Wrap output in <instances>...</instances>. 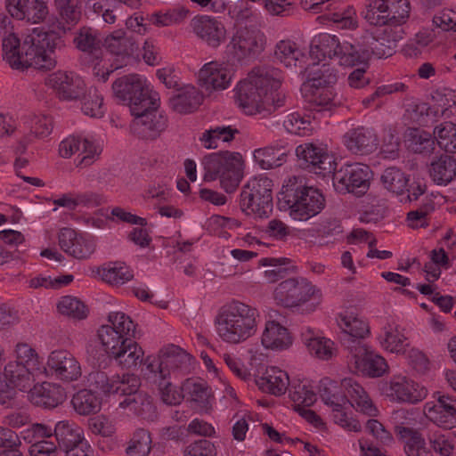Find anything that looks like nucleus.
<instances>
[{
  "mask_svg": "<svg viewBox=\"0 0 456 456\" xmlns=\"http://www.w3.org/2000/svg\"><path fill=\"white\" fill-rule=\"evenodd\" d=\"M278 204L281 209H289L295 220L305 221L323 209L325 199L320 190L307 186L304 177L292 176L283 184Z\"/></svg>",
  "mask_w": 456,
  "mask_h": 456,
  "instance_id": "2",
  "label": "nucleus"
},
{
  "mask_svg": "<svg viewBox=\"0 0 456 456\" xmlns=\"http://www.w3.org/2000/svg\"><path fill=\"white\" fill-rule=\"evenodd\" d=\"M7 10L12 18L33 24L45 21L49 14L47 0H7Z\"/></svg>",
  "mask_w": 456,
  "mask_h": 456,
  "instance_id": "18",
  "label": "nucleus"
},
{
  "mask_svg": "<svg viewBox=\"0 0 456 456\" xmlns=\"http://www.w3.org/2000/svg\"><path fill=\"white\" fill-rule=\"evenodd\" d=\"M283 126L289 133L301 136L312 131L310 119L298 112L289 113L283 120Z\"/></svg>",
  "mask_w": 456,
  "mask_h": 456,
  "instance_id": "58",
  "label": "nucleus"
},
{
  "mask_svg": "<svg viewBox=\"0 0 456 456\" xmlns=\"http://www.w3.org/2000/svg\"><path fill=\"white\" fill-rule=\"evenodd\" d=\"M227 47L238 61L255 57L264 49L263 35L256 29L240 28L232 36Z\"/></svg>",
  "mask_w": 456,
  "mask_h": 456,
  "instance_id": "14",
  "label": "nucleus"
},
{
  "mask_svg": "<svg viewBox=\"0 0 456 456\" xmlns=\"http://www.w3.org/2000/svg\"><path fill=\"white\" fill-rule=\"evenodd\" d=\"M259 263L261 265L269 266V268L265 272V276L270 282H276L279 280L285 278L295 269L294 266H287L290 264V260L285 257H265L262 258Z\"/></svg>",
  "mask_w": 456,
  "mask_h": 456,
  "instance_id": "47",
  "label": "nucleus"
},
{
  "mask_svg": "<svg viewBox=\"0 0 456 456\" xmlns=\"http://www.w3.org/2000/svg\"><path fill=\"white\" fill-rule=\"evenodd\" d=\"M395 431L404 443V451L408 456H432L425 447L427 437L433 450L441 456H449L453 449L452 443L436 425H428L421 430L396 425Z\"/></svg>",
  "mask_w": 456,
  "mask_h": 456,
  "instance_id": "6",
  "label": "nucleus"
},
{
  "mask_svg": "<svg viewBox=\"0 0 456 456\" xmlns=\"http://www.w3.org/2000/svg\"><path fill=\"white\" fill-rule=\"evenodd\" d=\"M112 91L116 99L129 107L131 113L154 104L155 98L145 81L137 74L117 78L112 84Z\"/></svg>",
  "mask_w": 456,
  "mask_h": 456,
  "instance_id": "8",
  "label": "nucleus"
},
{
  "mask_svg": "<svg viewBox=\"0 0 456 456\" xmlns=\"http://www.w3.org/2000/svg\"><path fill=\"white\" fill-rule=\"evenodd\" d=\"M71 403L80 415L95 414L101 410L100 398L90 389L78 391L73 396Z\"/></svg>",
  "mask_w": 456,
  "mask_h": 456,
  "instance_id": "44",
  "label": "nucleus"
},
{
  "mask_svg": "<svg viewBox=\"0 0 456 456\" xmlns=\"http://www.w3.org/2000/svg\"><path fill=\"white\" fill-rule=\"evenodd\" d=\"M330 175H332L333 184L337 191L362 196L367 192L370 187L372 171L367 165L354 163L346 165Z\"/></svg>",
  "mask_w": 456,
  "mask_h": 456,
  "instance_id": "10",
  "label": "nucleus"
},
{
  "mask_svg": "<svg viewBox=\"0 0 456 456\" xmlns=\"http://www.w3.org/2000/svg\"><path fill=\"white\" fill-rule=\"evenodd\" d=\"M374 36L366 31L354 44L351 43V50L346 52V58L344 64L346 67H353L358 64L367 66L372 55Z\"/></svg>",
  "mask_w": 456,
  "mask_h": 456,
  "instance_id": "30",
  "label": "nucleus"
},
{
  "mask_svg": "<svg viewBox=\"0 0 456 456\" xmlns=\"http://www.w3.org/2000/svg\"><path fill=\"white\" fill-rule=\"evenodd\" d=\"M380 182L387 191L395 194H402L407 186L408 179L401 169L389 167L383 171Z\"/></svg>",
  "mask_w": 456,
  "mask_h": 456,
  "instance_id": "52",
  "label": "nucleus"
},
{
  "mask_svg": "<svg viewBox=\"0 0 456 456\" xmlns=\"http://www.w3.org/2000/svg\"><path fill=\"white\" fill-rule=\"evenodd\" d=\"M60 43L61 37L54 30L28 36L22 42L20 70L29 67L43 71L53 69L56 65L54 50Z\"/></svg>",
  "mask_w": 456,
  "mask_h": 456,
  "instance_id": "5",
  "label": "nucleus"
},
{
  "mask_svg": "<svg viewBox=\"0 0 456 456\" xmlns=\"http://www.w3.org/2000/svg\"><path fill=\"white\" fill-rule=\"evenodd\" d=\"M77 49L84 53L83 61L93 58V62L102 60V50L100 47V40L97 39L91 28L82 27L74 38Z\"/></svg>",
  "mask_w": 456,
  "mask_h": 456,
  "instance_id": "36",
  "label": "nucleus"
},
{
  "mask_svg": "<svg viewBox=\"0 0 456 456\" xmlns=\"http://www.w3.org/2000/svg\"><path fill=\"white\" fill-rule=\"evenodd\" d=\"M151 450V433L144 428L136 429L126 449L127 456H148Z\"/></svg>",
  "mask_w": 456,
  "mask_h": 456,
  "instance_id": "50",
  "label": "nucleus"
},
{
  "mask_svg": "<svg viewBox=\"0 0 456 456\" xmlns=\"http://www.w3.org/2000/svg\"><path fill=\"white\" fill-rule=\"evenodd\" d=\"M279 70L272 67H256L248 77L240 81L236 88V102L246 114H255L264 110L265 97L269 89H279Z\"/></svg>",
  "mask_w": 456,
  "mask_h": 456,
  "instance_id": "3",
  "label": "nucleus"
},
{
  "mask_svg": "<svg viewBox=\"0 0 456 456\" xmlns=\"http://www.w3.org/2000/svg\"><path fill=\"white\" fill-rule=\"evenodd\" d=\"M432 99L441 108L443 116L450 118L456 112V93L444 88L432 94Z\"/></svg>",
  "mask_w": 456,
  "mask_h": 456,
  "instance_id": "60",
  "label": "nucleus"
},
{
  "mask_svg": "<svg viewBox=\"0 0 456 456\" xmlns=\"http://www.w3.org/2000/svg\"><path fill=\"white\" fill-rule=\"evenodd\" d=\"M287 156L286 144L276 143L254 151V159L262 169H271L282 165Z\"/></svg>",
  "mask_w": 456,
  "mask_h": 456,
  "instance_id": "39",
  "label": "nucleus"
},
{
  "mask_svg": "<svg viewBox=\"0 0 456 456\" xmlns=\"http://www.w3.org/2000/svg\"><path fill=\"white\" fill-rule=\"evenodd\" d=\"M429 174L436 184H448L456 176V159L452 156L442 154L431 162Z\"/></svg>",
  "mask_w": 456,
  "mask_h": 456,
  "instance_id": "37",
  "label": "nucleus"
},
{
  "mask_svg": "<svg viewBox=\"0 0 456 456\" xmlns=\"http://www.w3.org/2000/svg\"><path fill=\"white\" fill-rule=\"evenodd\" d=\"M300 166L325 177L336 170L337 163L328 151L312 142L303 143L296 148Z\"/></svg>",
  "mask_w": 456,
  "mask_h": 456,
  "instance_id": "13",
  "label": "nucleus"
},
{
  "mask_svg": "<svg viewBox=\"0 0 456 456\" xmlns=\"http://www.w3.org/2000/svg\"><path fill=\"white\" fill-rule=\"evenodd\" d=\"M387 395L397 402L417 403L426 398L428 391L406 377H395L389 383Z\"/></svg>",
  "mask_w": 456,
  "mask_h": 456,
  "instance_id": "22",
  "label": "nucleus"
},
{
  "mask_svg": "<svg viewBox=\"0 0 456 456\" xmlns=\"http://www.w3.org/2000/svg\"><path fill=\"white\" fill-rule=\"evenodd\" d=\"M203 95L193 86L187 85L178 89L169 98L170 108L177 113L193 112L202 103Z\"/></svg>",
  "mask_w": 456,
  "mask_h": 456,
  "instance_id": "28",
  "label": "nucleus"
},
{
  "mask_svg": "<svg viewBox=\"0 0 456 456\" xmlns=\"http://www.w3.org/2000/svg\"><path fill=\"white\" fill-rule=\"evenodd\" d=\"M238 133L239 131L236 128L231 126H216L214 129L205 131L200 140L205 142L206 148L216 149L217 139L222 138L224 142H231Z\"/></svg>",
  "mask_w": 456,
  "mask_h": 456,
  "instance_id": "59",
  "label": "nucleus"
},
{
  "mask_svg": "<svg viewBox=\"0 0 456 456\" xmlns=\"http://www.w3.org/2000/svg\"><path fill=\"white\" fill-rule=\"evenodd\" d=\"M57 307L61 314L75 320L86 318L89 312L84 302L72 296L62 297Z\"/></svg>",
  "mask_w": 456,
  "mask_h": 456,
  "instance_id": "54",
  "label": "nucleus"
},
{
  "mask_svg": "<svg viewBox=\"0 0 456 456\" xmlns=\"http://www.w3.org/2000/svg\"><path fill=\"white\" fill-rule=\"evenodd\" d=\"M57 444L61 451L71 449L84 440L83 430L74 422L61 420L53 429Z\"/></svg>",
  "mask_w": 456,
  "mask_h": 456,
  "instance_id": "38",
  "label": "nucleus"
},
{
  "mask_svg": "<svg viewBox=\"0 0 456 456\" xmlns=\"http://www.w3.org/2000/svg\"><path fill=\"white\" fill-rule=\"evenodd\" d=\"M55 10L61 19L58 29L65 34L81 20V6L79 0H54Z\"/></svg>",
  "mask_w": 456,
  "mask_h": 456,
  "instance_id": "32",
  "label": "nucleus"
},
{
  "mask_svg": "<svg viewBox=\"0 0 456 456\" xmlns=\"http://www.w3.org/2000/svg\"><path fill=\"white\" fill-rule=\"evenodd\" d=\"M134 275L124 263L116 262L102 268V278L104 281L119 286L133 279Z\"/></svg>",
  "mask_w": 456,
  "mask_h": 456,
  "instance_id": "55",
  "label": "nucleus"
},
{
  "mask_svg": "<svg viewBox=\"0 0 456 456\" xmlns=\"http://www.w3.org/2000/svg\"><path fill=\"white\" fill-rule=\"evenodd\" d=\"M108 320L110 325H107V327L113 328L118 334L133 337L134 338H136L135 324L126 314L121 312L110 313L108 316Z\"/></svg>",
  "mask_w": 456,
  "mask_h": 456,
  "instance_id": "61",
  "label": "nucleus"
},
{
  "mask_svg": "<svg viewBox=\"0 0 456 456\" xmlns=\"http://www.w3.org/2000/svg\"><path fill=\"white\" fill-rule=\"evenodd\" d=\"M49 83L61 100H78L84 94L86 85L78 76L72 73L57 72L52 75Z\"/></svg>",
  "mask_w": 456,
  "mask_h": 456,
  "instance_id": "23",
  "label": "nucleus"
},
{
  "mask_svg": "<svg viewBox=\"0 0 456 456\" xmlns=\"http://www.w3.org/2000/svg\"><path fill=\"white\" fill-rule=\"evenodd\" d=\"M121 408H128L135 415L143 419L153 420L156 417V407L153 404L151 396L146 393L137 391L131 396L125 397L119 403Z\"/></svg>",
  "mask_w": 456,
  "mask_h": 456,
  "instance_id": "35",
  "label": "nucleus"
},
{
  "mask_svg": "<svg viewBox=\"0 0 456 456\" xmlns=\"http://www.w3.org/2000/svg\"><path fill=\"white\" fill-rule=\"evenodd\" d=\"M351 43L340 42L336 36L322 33L315 37L310 46V55L321 61L326 57L337 59L338 63L345 66L346 52L351 50Z\"/></svg>",
  "mask_w": 456,
  "mask_h": 456,
  "instance_id": "16",
  "label": "nucleus"
},
{
  "mask_svg": "<svg viewBox=\"0 0 456 456\" xmlns=\"http://www.w3.org/2000/svg\"><path fill=\"white\" fill-rule=\"evenodd\" d=\"M181 390L184 391L191 399V401L205 405L208 403L210 396L209 387L205 382H192L187 379Z\"/></svg>",
  "mask_w": 456,
  "mask_h": 456,
  "instance_id": "63",
  "label": "nucleus"
},
{
  "mask_svg": "<svg viewBox=\"0 0 456 456\" xmlns=\"http://www.w3.org/2000/svg\"><path fill=\"white\" fill-rule=\"evenodd\" d=\"M434 201L426 198L420 206L407 214L409 226L411 228L427 227L428 225L427 216L434 211Z\"/></svg>",
  "mask_w": 456,
  "mask_h": 456,
  "instance_id": "62",
  "label": "nucleus"
},
{
  "mask_svg": "<svg viewBox=\"0 0 456 456\" xmlns=\"http://www.w3.org/2000/svg\"><path fill=\"white\" fill-rule=\"evenodd\" d=\"M408 148L414 153L430 154L435 149V137L430 133L413 128L409 132Z\"/></svg>",
  "mask_w": 456,
  "mask_h": 456,
  "instance_id": "45",
  "label": "nucleus"
},
{
  "mask_svg": "<svg viewBox=\"0 0 456 456\" xmlns=\"http://www.w3.org/2000/svg\"><path fill=\"white\" fill-rule=\"evenodd\" d=\"M316 297H321L320 290L303 277L287 279L273 291L276 303L287 308L299 306Z\"/></svg>",
  "mask_w": 456,
  "mask_h": 456,
  "instance_id": "9",
  "label": "nucleus"
},
{
  "mask_svg": "<svg viewBox=\"0 0 456 456\" xmlns=\"http://www.w3.org/2000/svg\"><path fill=\"white\" fill-rule=\"evenodd\" d=\"M243 159L238 152L219 151L204 157V180L207 182L220 180L221 187L227 193H232L238 188L243 177Z\"/></svg>",
  "mask_w": 456,
  "mask_h": 456,
  "instance_id": "4",
  "label": "nucleus"
},
{
  "mask_svg": "<svg viewBox=\"0 0 456 456\" xmlns=\"http://www.w3.org/2000/svg\"><path fill=\"white\" fill-rule=\"evenodd\" d=\"M273 181L266 176L255 177L243 186L240 195V208L247 215L268 217L273 212Z\"/></svg>",
  "mask_w": 456,
  "mask_h": 456,
  "instance_id": "7",
  "label": "nucleus"
},
{
  "mask_svg": "<svg viewBox=\"0 0 456 456\" xmlns=\"http://www.w3.org/2000/svg\"><path fill=\"white\" fill-rule=\"evenodd\" d=\"M30 402L39 407L53 409L65 400V393L60 385L43 382L28 389Z\"/></svg>",
  "mask_w": 456,
  "mask_h": 456,
  "instance_id": "25",
  "label": "nucleus"
},
{
  "mask_svg": "<svg viewBox=\"0 0 456 456\" xmlns=\"http://www.w3.org/2000/svg\"><path fill=\"white\" fill-rule=\"evenodd\" d=\"M258 318L256 308L232 301L224 305L216 318L217 333L227 343H242L256 334Z\"/></svg>",
  "mask_w": 456,
  "mask_h": 456,
  "instance_id": "1",
  "label": "nucleus"
},
{
  "mask_svg": "<svg viewBox=\"0 0 456 456\" xmlns=\"http://www.w3.org/2000/svg\"><path fill=\"white\" fill-rule=\"evenodd\" d=\"M344 143L347 150L354 154L368 155L377 150L379 140L372 129L359 126L346 133Z\"/></svg>",
  "mask_w": 456,
  "mask_h": 456,
  "instance_id": "21",
  "label": "nucleus"
},
{
  "mask_svg": "<svg viewBox=\"0 0 456 456\" xmlns=\"http://www.w3.org/2000/svg\"><path fill=\"white\" fill-rule=\"evenodd\" d=\"M4 377L5 384L20 391L30 389L34 381L28 367L22 362H10L4 367Z\"/></svg>",
  "mask_w": 456,
  "mask_h": 456,
  "instance_id": "34",
  "label": "nucleus"
},
{
  "mask_svg": "<svg viewBox=\"0 0 456 456\" xmlns=\"http://www.w3.org/2000/svg\"><path fill=\"white\" fill-rule=\"evenodd\" d=\"M435 142L446 152H456V126L452 122L437 125L433 131Z\"/></svg>",
  "mask_w": 456,
  "mask_h": 456,
  "instance_id": "49",
  "label": "nucleus"
},
{
  "mask_svg": "<svg viewBox=\"0 0 456 456\" xmlns=\"http://www.w3.org/2000/svg\"><path fill=\"white\" fill-rule=\"evenodd\" d=\"M341 386L351 397V401L348 400L347 403L368 416L376 415V407L360 384L351 378H346L341 380Z\"/></svg>",
  "mask_w": 456,
  "mask_h": 456,
  "instance_id": "33",
  "label": "nucleus"
},
{
  "mask_svg": "<svg viewBox=\"0 0 456 456\" xmlns=\"http://www.w3.org/2000/svg\"><path fill=\"white\" fill-rule=\"evenodd\" d=\"M231 79V69L216 61L205 64L199 72L200 86L207 90L225 89L230 85Z\"/></svg>",
  "mask_w": 456,
  "mask_h": 456,
  "instance_id": "26",
  "label": "nucleus"
},
{
  "mask_svg": "<svg viewBox=\"0 0 456 456\" xmlns=\"http://www.w3.org/2000/svg\"><path fill=\"white\" fill-rule=\"evenodd\" d=\"M112 387L110 394L131 396L139 390L141 386L140 378L135 374L124 373L122 375H113Z\"/></svg>",
  "mask_w": 456,
  "mask_h": 456,
  "instance_id": "51",
  "label": "nucleus"
},
{
  "mask_svg": "<svg viewBox=\"0 0 456 456\" xmlns=\"http://www.w3.org/2000/svg\"><path fill=\"white\" fill-rule=\"evenodd\" d=\"M148 373L177 377L179 372H187L191 366V355L175 345L163 347L157 358L146 359Z\"/></svg>",
  "mask_w": 456,
  "mask_h": 456,
  "instance_id": "11",
  "label": "nucleus"
},
{
  "mask_svg": "<svg viewBox=\"0 0 456 456\" xmlns=\"http://www.w3.org/2000/svg\"><path fill=\"white\" fill-rule=\"evenodd\" d=\"M365 20L371 26H389V8L387 0H368L362 12Z\"/></svg>",
  "mask_w": 456,
  "mask_h": 456,
  "instance_id": "43",
  "label": "nucleus"
},
{
  "mask_svg": "<svg viewBox=\"0 0 456 456\" xmlns=\"http://www.w3.org/2000/svg\"><path fill=\"white\" fill-rule=\"evenodd\" d=\"M21 46L22 43H20V39L12 33L3 38V58L12 69H20Z\"/></svg>",
  "mask_w": 456,
  "mask_h": 456,
  "instance_id": "48",
  "label": "nucleus"
},
{
  "mask_svg": "<svg viewBox=\"0 0 456 456\" xmlns=\"http://www.w3.org/2000/svg\"><path fill=\"white\" fill-rule=\"evenodd\" d=\"M77 151H81L83 157L77 161V167H86L91 166L99 154L98 147L88 139L81 140L78 137L69 136L61 142L59 152L62 158H70Z\"/></svg>",
  "mask_w": 456,
  "mask_h": 456,
  "instance_id": "24",
  "label": "nucleus"
},
{
  "mask_svg": "<svg viewBox=\"0 0 456 456\" xmlns=\"http://www.w3.org/2000/svg\"><path fill=\"white\" fill-rule=\"evenodd\" d=\"M46 364L52 375L63 381H75L82 375L79 362L68 350L60 349L53 351L48 356Z\"/></svg>",
  "mask_w": 456,
  "mask_h": 456,
  "instance_id": "17",
  "label": "nucleus"
},
{
  "mask_svg": "<svg viewBox=\"0 0 456 456\" xmlns=\"http://www.w3.org/2000/svg\"><path fill=\"white\" fill-rule=\"evenodd\" d=\"M332 388L337 389V383L329 378L321 379L319 386V393L322 400L325 404L333 407V410H338L348 402L346 395L336 393Z\"/></svg>",
  "mask_w": 456,
  "mask_h": 456,
  "instance_id": "53",
  "label": "nucleus"
},
{
  "mask_svg": "<svg viewBox=\"0 0 456 456\" xmlns=\"http://www.w3.org/2000/svg\"><path fill=\"white\" fill-rule=\"evenodd\" d=\"M255 382L263 392L279 396L288 389L289 379L285 371L276 367H270L265 369L262 376H256Z\"/></svg>",
  "mask_w": 456,
  "mask_h": 456,
  "instance_id": "27",
  "label": "nucleus"
},
{
  "mask_svg": "<svg viewBox=\"0 0 456 456\" xmlns=\"http://www.w3.org/2000/svg\"><path fill=\"white\" fill-rule=\"evenodd\" d=\"M97 336L104 351L110 357H114L115 353L118 352V350H121L134 340L133 337L118 334L113 328H109L107 325L101 326L98 330Z\"/></svg>",
  "mask_w": 456,
  "mask_h": 456,
  "instance_id": "41",
  "label": "nucleus"
},
{
  "mask_svg": "<svg viewBox=\"0 0 456 456\" xmlns=\"http://www.w3.org/2000/svg\"><path fill=\"white\" fill-rule=\"evenodd\" d=\"M261 340L265 348L275 350L287 349L292 344V338L288 329L275 321L266 322Z\"/></svg>",
  "mask_w": 456,
  "mask_h": 456,
  "instance_id": "31",
  "label": "nucleus"
},
{
  "mask_svg": "<svg viewBox=\"0 0 456 456\" xmlns=\"http://www.w3.org/2000/svg\"><path fill=\"white\" fill-rule=\"evenodd\" d=\"M276 58L286 67H296L297 64L302 66V60L305 54L297 47L296 43L290 40H281L275 47Z\"/></svg>",
  "mask_w": 456,
  "mask_h": 456,
  "instance_id": "46",
  "label": "nucleus"
},
{
  "mask_svg": "<svg viewBox=\"0 0 456 456\" xmlns=\"http://www.w3.org/2000/svg\"><path fill=\"white\" fill-rule=\"evenodd\" d=\"M305 76L312 87H329L336 84L338 76L335 70L328 65L318 67L316 63L305 69Z\"/></svg>",
  "mask_w": 456,
  "mask_h": 456,
  "instance_id": "42",
  "label": "nucleus"
},
{
  "mask_svg": "<svg viewBox=\"0 0 456 456\" xmlns=\"http://www.w3.org/2000/svg\"><path fill=\"white\" fill-rule=\"evenodd\" d=\"M143 351L138 344L133 340L126 346L115 353L113 357L118 365L125 369H130L142 362Z\"/></svg>",
  "mask_w": 456,
  "mask_h": 456,
  "instance_id": "56",
  "label": "nucleus"
},
{
  "mask_svg": "<svg viewBox=\"0 0 456 456\" xmlns=\"http://www.w3.org/2000/svg\"><path fill=\"white\" fill-rule=\"evenodd\" d=\"M349 354V363L354 366L355 371L362 372L363 375L380 377L387 370L385 359L376 354L367 345L354 346Z\"/></svg>",
  "mask_w": 456,
  "mask_h": 456,
  "instance_id": "15",
  "label": "nucleus"
},
{
  "mask_svg": "<svg viewBox=\"0 0 456 456\" xmlns=\"http://www.w3.org/2000/svg\"><path fill=\"white\" fill-rule=\"evenodd\" d=\"M338 325L342 331L339 336L341 344L352 352L354 346H365L361 339L364 338L370 333L369 324L353 314L341 315Z\"/></svg>",
  "mask_w": 456,
  "mask_h": 456,
  "instance_id": "20",
  "label": "nucleus"
},
{
  "mask_svg": "<svg viewBox=\"0 0 456 456\" xmlns=\"http://www.w3.org/2000/svg\"><path fill=\"white\" fill-rule=\"evenodd\" d=\"M104 45L111 54L122 57H129L138 48L134 38L127 37L121 29L109 35L105 38Z\"/></svg>",
  "mask_w": 456,
  "mask_h": 456,
  "instance_id": "40",
  "label": "nucleus"
},
{
  "mask_svg": "<svg viewBox=\"0 0 456 456\" xmlns=\"http://www.w3.org/2000/svg\"><path fill=\"white\" fill-rule=\"evenodd\" d=\"M389 8V26H400L406 21L410 13L408 0H387Z\"/></svg>",
  "mask_w": 456,
  "mask_h": 456,
  "instance_id": "64",
  "label": "nucleus"
},
{
  "mask_svg": "<svg viewBox=\"0 0 456 456\" xmlns=\"http://www.w3.org/2000/svg\"><path fill=\"white\" fill-rule=\"evenodd\" d=\"M146 375L147 379L157 386L163 403L168 405H177L181 403L183 399V395L180 390L181 387L179 388L174 385V379L176 377L157 374L156 372L146 373Z\"/></svg>",
  "mask_w": 456,
  "mask_h": 456,
  "instance_id": "29",
  "label": "nucleus"
},
{
  "mask_svg": "<svg viewBox=\"0 0 456 456\" xmlns=\"http://www.w3.org/2000/svg\"><path fill=\"white\" fill-rule=\"evenodd\" d=\"M80 100L82 102L81 110L84 114L92 118H99L103 115V100L96 89L90 88L88 91L85 90Z\"/></svg>",
  "mask_w": 456,
  "mask_h": 456,
  "instance_id": "57",
  "label": "nucleus"
},
{
  "mask_svg": "<svg viewBox=\"0 0 456 456\" xmlns=\"http://www.w3.org/2000/svg\"><path fill=\"white\" fill-rule=\"evenodd\" d=\"M191 25L196 36L209 47L217 48L226 39L224 25L210 16H197Z\"/></svg>",
  "mask_w": 456,
  "mask_h": 456,
  "instance_id": "19",
  "label": "nucleus"
},
{
  "mask_svg": "<svg viewBox=\"0 0 456 456\" xmlns=\"http://www.w3.org/2000/svg\"><path fill=\"white\" fill-rule=\"evenodd\" d=\"M158 100L155 98L154 104L131 113L134 117L131 124L134 134L145 140H154L160 135L167 126V118L158 110Z\"/></svg>",
  "mask_w": 456,
  "mask_h": 456,
  "instance_id": "12",
  "label": "nucleus"
}]
</instances>
